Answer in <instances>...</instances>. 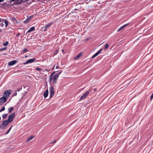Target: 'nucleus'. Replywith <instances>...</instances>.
<instances>
[{"instance_id": "nucleus-1", "label": "nucleus", "mask_w": 153, "mask_h": 153, "mask_svg": "<svg viewBox=\"0 0 153 153\" xmlns=\"http://www.w3.org/2000/svg\"><path fill=\"white\" fill-rule=\"evenodd\" d=\"M62 71H61L59 72H57L56 73L54 76L53 78L52 79V76L53 74L55 72H54L53 73H52L49 78V81L50 82H51L52 79L53 80V83L54 84H56L57 83V80L59 77V75L60 74L62 73Z\"/></svg>"}, {"instance_id": "nucleus-28", "label": "nucleus", "mask_w": 153, "mask_h": 153, "mask_svg": "<svg viewBox=\"0 0 153 153\" xmlns=\"http://www.w3.org/2000/svg\"><path fill=\"white\" fill-rule=\"evenodd\" d=\"M12 127V126H11L9 128V129L8 130V131L6 133V134H7L9 133V132H10V131L11 130Z\"/></svg>"}, {"instance_id": "nucleus-36", "label": "nucleus", "mask_w": 153, "mask_h": 153, "mask_svg": "<svg viewBox=\"0 0 153 153\" xmlns=\"http://www.w3.org/2000/svg\"><path fill=\"white\" fill-rule=\"evenodd\" d=\"M153 93L152 94V95L150 99L152 100V99L153 98Z\"/></svg>"}, {"instance_id": "nucleus-12", "label": "nucleus", "mask_w": 153, "mask_h": 153, "mask_svg": "<svg viewBox=\"0 0 153 153\" xmlns=\"http://www.w3.org/2000/svg\"><path fill=\"white\" fill-rule=\"evenodd\" d=\"M35 28L34 27H31L29 29L27 32L26 33V34H27L28 33H30L32 31H33L35 30Z\"/></svg>"}, {"instance_id": "nucleus-40", "label": "nucleus", "mask_w": 153, "mask_h": 153, "mask_svg": "<svg viewBox=\"0 0 153 153\" xmlns=\"http://www.w3.org/2000/svg\"><path fill=\"white\" fill-rule=\"evenodd\" d=\"M56 140H55L53 142H52L51 143H55L56 142Z\"/></svg>"}, {"instance_id": "nucleus-35", "label": "nucleus", "mask_w": 153, "mask_h": 153, "mask_svg": "<svg viewBox=\"0 0 153 153\" xmlns=\"http://www.w3.org/2000/svg\"><path fill=\"white\" fill-rule=\"evenodd\" d=\"M25 5V7H27V6H26V5H27V4L26 2V3H23V5Z\"/></svg>"}, {"instance_id": "nucleus-33", "label": "nucleus", "mask_w": 153, "mask_h": 153, "mask_svg": "<svg viewBox=\"0 0 153 153\" xmlns=\"http://www.w3.org/2000/svg\"><path fill=\"white\" fill-rule=\"evenodd\" d=\"M97 56V55L96 54V53H95L94 55H93L92 56V58H94L95 57H96V56Z\"/></svg>"}, {"instance_id": "nucleus-39", "label": "nucleus", "mask_w": 153, "mask_h": 153, "mask_svg": "<svg viewBox=\"0 0 153 153\" xmlns=\"http://www.w3.org/2000/svg\"><path fill=\"white\" fill-rule=\"evenodd\" d=\"M2 6H4L5 5H6V4L4 3L3 4H1Z\"/></svg>"}, {"instance_id": "nucleus-15", "label": "nucleus", "mask_w": 153, "mask_h": 153, "mask_svg": "<svg viewBox=\"0 0 153 153\" xmlns=\"http://www.w3.org/2000/svg\"><path fill=\"white\" fill-rule=\"evenodd\" d=\"M48 89H46L43 94V95L45 98L47 97L48 95Z\"/></svg>"}, {"instance_id": "nucleus-17", "label": "nucleus", "mask_w": 153, "mask_h": 153, "mask_svg": "<svg viewBox=\"0 0 153 153\" xmlns=\"http://www.w3.org/2000/svg\"><path fill=\"white\" fill-rule=\"evenodd\" d=\"M83 53L82 52L80 53H79L78 55L75 57L74 58V59L75 60H76L77 59H79V58H80L82 55Z\"/></svg>"}, {"instance_id": "nucleus-5", "label": "nucleus", "mask_w": 153, "mask_h": 153, "mask_svg": "<svg viewBox=\"0 0 153 153\" xmlns=\"http://www.w3.org/2000/svg\"><path fill=\"white\" fill-rule=\"evenodd\" d=\"M10 122L7 120H4L3 121L0 126V128L6 126Z\"/></svg>"}, {"instance_id": "nucleus-45", "label": "nucleus", "mask_w": 153, "mask_h": 153, "mask_svg": "<svg viewBox=\"0 0 153 153\" xmlns=\"http://www.w3.org/2000/svg\"><path fill=\"white\" fill-rule=\"evenodd\" d=\"M1 19L0 18V23L2 22V20L1 21Z\"/></svg>"}, {"instance_id": "nucleus-16", "label": "nucleus", "mask_w": 153, "mask_h": 153, "mask_svg": "<svg viewBox=\"0 0 153 153\" xmlns=\"http://www.w3.org/2000/svg\"><path fill=\"white\" fill-rule=\"evenodd\" d=\"M24 0H17L16 1H14V3L16 4H20L22 2L23 3Z\"/></svg>"}, {"instance_id": "nucleus-11", "label": "nucleus", "mask_w": 153, "mask_h": 153, "mask_svg": "<svg viewBox=\"0 0 153 153\" xmlns=\"http://www.w3.org/2000/svg\"><path fill=\"white\" fill-rule=\"evenodd\" d=\"M17 62V61L15 60L10 62L8 63V65L10 66L16 64Z\"/></svg>"}, {"instance_id": "nucleus-22", "label": "nucleus", "mask_w": 153, "mask_h": 153, "mask_svg": "<svg viewBox=\"0 0 153 153\" xmlns=\"http://www.w3.org/2000/svg\"><path fill=\"white\" fill-rule=\"evenodd\" d=\"M102 50V48H101L99 51H98L96 53V54L97 55H98L99 54H100Z\"/></svg>"}, {"instance_id": "nucleus-21", "label": "nucleus", "mask_w": 153, "mask_h": 153, "mask_svg": "<svg viewBox=\"0 0 153 153\" xmlns=\"http://www.w3.org/2000/svg\"><path fill=\"white\" fill-rule=\"evenodd\" d=\"M27 48H25L22 51H21V52L22 53H23V52L26 53L27 52Z\"/></svg>"}, {"instance_id": "nucleus-4", "label": "nucleus", "mask_w": 153, "mask_h": 153, "mask_svg": "<svg viewBox=\"0 0 153 153\" xmlns=\"http://www.w3.org/2000/svg\"><path fill=\"white\" fill-rule=\"evenodd\" d=\"M50 93V98L54 96L55 94V91L54 87L52 86L50 87L49 88Z\"/></svg>"}, {"instance_id": "nucleus-41", "label": "nucleus", "mask_w": 153, "mask_h": 153, "mask_svg": "<svg viewBox=\"0 0 153 153\" xmlns=\"http://www.w3.org/2000/svg\"><path fill=\"white\" fill-rule=\"evenodd\" d=\"M4 0H0V3L1 2L3 1Z\"/></svg>"}, {"instance_id": "nucleus-29", "label": "nucleus", "mask_w": 153, "mask_h": 153, "mask_svg": "<svg viewBox=\"0 0 153 153\" xmlns=\"http://www.w3.org/2000/svg\"><path fill=\"white\" fill-rule=\"evenodd\" d=\"M5 108L4 107H3L0 110V112L3 111L5 110Z\"/></svg>"}, {"instance_id": "nucleus-42", "label": "nucleus", "mask_w": 153, "mask_h": 153, "mask_svg": "<svg viewBox=\"0 0 153 153\" xmlns=\"http://www.w3.org/2000/svg\"><path fill=\"white\" fill-rule=\"evenodd\" d=\"M16 0H11L10 1H15Z\"/></svg>"}, {"instance_id": "nucleus-30", "label": "nucleus", "mask_w": 153, "mask_h": 153, "mask_svg": "<svg viewBox=\"0 0 153 153\" xmlns=\"http://www.w3.org/2000/svg\"><path fill=\"white\" fill-rule=\"evenodd\" d=\"M58 50H56L54 51V55H56L58 53Z\"/></svg>"}, {"instance_id": "nucleus-26", "label": "nucleus", "mask_w": 153, "mask_h": 153, "mask_svg": "<svg viewBox=\"0 0 153 153\" xmlns=\"http://www.w3.org/2000/svg\"><path fill=\"white\" fill-rule=\"evenodd\" d=\"M109 47V45L108 44H106L104 48L105 49H107Z\"/></svg>"}, {"instance_id": "nucleus-9", "label": "nucleus", "mask_w": 153, "mask_h": 153, "mask_svg": "<svg viewBox=\"0 0 153 153\" xmlns=\"http://www.w3.org/2000/svg\"><path fill=\"white\" fill-rule=\"evenodd\" d=\"M36 60V58H34L32 59H30L27 60L26 62L24 63L23 64L24 65H25L26 64H27L29 63H32L33 62H34L35 60Z\"/></svg>"}, {"instance_id": "nucleus-20", "label": "nucleus", "mask_w": 153, "mask_h": 153, "mask_svg": "<svg viewBox=\"0 0 153 153\" xmlns=\"http://www.w3.org/2000/svg\"><path fill=\"white\" fill-rule=\"evenodd\" d=\"M4 23L5 24V27H7V26L8 25V21L6 20H4Z\"/></svg>"}, {"instance_id": "nucleus-14", "label": "nucleus", "mask_w": 153, "mask_h": 153, "mask_svg": "<svg viewBox=\"0 0 153 153\" xmlns=\"http://www.w3.org/2000/svg\"><path fill=\"white\" fill-rule=\"evenodd\" d=\"M129 25V23L127 24H125V25L121 26L120 28H119L117 30V31L119 32L122 30L125 27L127 26L128 25Z\"/></svg>"}, {"instance_id": "nucleus-18", "label": "nucleus", "mask_w": 153, "mask_h": 153, "mask_svg": "<svg viewBox=\"0 0 153 153\" xmlns=\"http://www.w3.org/2000/svg\"><path fill=\"white\" fill-rule=\"evenodd\" d=\"M14 109V108L13 107H11L9 108L8 109V112L9 113H11L12 112V111Z\"/></svg>"}, {"instance_id": "nucleus-32", "label": "nucleus", "mask_w": 153, "mask_h": 153, "mask_svg": "<svg viewBox=\"0 0 153 153\" xmlns=\"http://www.w3.org/2000/svg\"><path fill=\"white\" fill-rule=\"evenodd\" d=\"M17 94V91H15V92L13 94V96H15Z\"/></svg>"}, {"instance_id": "nucleus-10", "label": "nucleus", "mask_w": 153, "mask_h": 153, "mask_svg": "<svg viewBox=\"0 0 153 153\" xmlns=\"http://www.w3.org/2000/svg\"><path fill=\"white\" fill-rule=\"evenodd\" d=\"M33 17V15L30 16L29 17L27 18L24 22L25 23H28L30 20Z\"/></svg>"}, {"instance_id": "nucleus-47", "label": "nucleus", "mask_w": 153, "mask_h": 153, "mask_svg": "<svg viewBox=\"0 0 153 153\" xmlns=\"http://www.w3.org/2000/svg\"><path fill=\"white\" fill-rule=\"evenodd\" d=\"M55 66V65H54V68Z\"/></svg>"}, {"instance_id": "nucleus-8", "label": "nucleus", "mask_w": 153, "mask_h": 153, "mask_svg": "<svg viewBox=\"0 0 153 153\" xmlns=\"http://www.w3.org/2000/svg\"><path fill=\"white\" fill-rule=\"evenodd\" d=\"M7 98L3 96L0 98V105H2L7 101Z\"/></svg>"}, {"instance_id": "nucleus-38", "label": "nucleus", "mask_w": 153, "mask_h": 153, "mask_svg": "<svg viewBox=\"0 0 153 153\" xmlns=\"http://www.w3.org/2000/svg\"><path fill=\"white\" fill-rule=\"evenodd\" d=\"M21 89H21L18 88L17 89V91H19Z\"/></svg>"}, {"instance_id": "nucleus-31", "label": "nucleus", "mask_w": 153, "mask_h": 153, "mask_svg": "<svg viewBox=\"0 0 153 153\" xmlns=\"http://www.w3.org/2000/svg\"><path fill=\"white\" fill-rule=\"evenodd\" d=\"M7 48V47H4L2 48H1L0 49V51H4Z\"/></svg>"}, {"instance_id": "nucleus-19", "label": "nucleus", "mask_w": 153, "mask_h": 153, "mask_svg": "<svg viewBox=\"0 0 153 153\" xmlns=\"http://www.w3.org/2000/svg\"><path fill=\"white\" fill-rule=\"evenodd\" d=\"M34 137V136H32L30 137H29L28 138V139L27 140V141H29L30 140H32L33 139Z\"/></svg>"}, {"instance_id": "nucleus-3", "label": "nucleus", "mask_w": 153, "mask_h": 153, "mask_svg": "<svg viewBox=\"0 0 153 153\" xmlns=\"http://www.w3.org/2000/svg\"><path fill=\"white\" fill-rule=\"evenodd\" d=\"M12 91L11 90H6L4 93L3 95L4 97L5 96L7 99L8 97L10 94L11 93Z\"/></svg>"}, {"instance_id": "nucleus-23", "label": "nucleus", "mask_w": 153, "mask_h": 153, "mask_svg": "<svg viewBox=\"0 0 153 153\" xmlns=\"http://www.w3.org/2000/svg\"><path fill=\"white\" fill-rule=\"evenodd\" d=\"M3 21L4 20H2V22H1L0 23V26L1 27H3L4 26V24L3 22Z\"/></svg>"}, {"instance_id": "nucleus-2", "label": "nucleus", "mask_w": 153, "mask_h": 153, "mask_svg": "<svg viewBox=\"0 0 153 153\" xmlns=\"http://www.w3.org/2000/svg\"><path fill=\"white\" fill-rule=\"evenodd\" d=\"M15 112L9 115L7 120L10 123L12 122L13 121V119L15 117Z\"/></svg>"}, {"instance_id": "nucleus-7", "label": "nucleus", "mask_w": 153, "mask_h": 153, "mask_svg": "<svg viewBox=\"0 0 153 153\" xmlns=\"http://www.w3.org/2000/svg\"><path fill=\"white\" fill-rule=\"evenodd\" d=\"M89 93V91H87L79 99V100H81L87 97Z\"/></svg>"}, {"instance_id": "nucleus-13", "label": "nucleus", "mask_w": 153, "mask_h": 153, "mask_svg": "<svg viewBox=\"0 0 153 153\" xmlns=\"http://www.w3.org/2000/svg\"><path fill=\"white\" fill-rule=\"evenodd\" d=\"M30 0H25L23 1V3H25L26 2L27 4V5H26L27 6H28L31 3L32 1H30Z\"/></svg>"}, {"instance_id": "nucleus-6", "label": "nucleus", "mask_w": 153, "mask_h": 153, "mask_svg": "<svg viewBox=\"0 0 153 153\" xmlns=\"http://www.w3.org/2000/svg\"><path fill=\"white\" fill-rule=\"evenodd\" d=\"M53 23L52 22L49 23L48 24L46 25L44 27H42L43 30L44 31H46L48 29H49L51 27V25H52Z\"/></svg>"}, {"instance_id": "nucleus-24", "label": "nucleus", "mask_w": 153, "mask_h": 153, "mask_svg": "<svg viewBox=\"0 0 153 153\" xmlns=\"http://www.w3.org/2000/svg\"><path fill=\"white\" fill-rule=\"evenodd\" d=\"M9 44V42L7 41H6L3 44V45L4 46H7Z\"/></svg>"}, {"instance_id": "nucleus-37", "label": "nucleus", "mask_w": 153, "mask_h": 153, "mask_svg": "<svg viewBox=\"0 0 153 153\" xmlns=\"http://www.w3.org/2000/svg\"><path fill=\"white\" fill-rule=\"evenodd\" d=\"M56 69H59V66L58 65H57L56 67Z\"/></svg>"}, {"instance_id": "nucleus-27", "label": "nucleus", "mask_w": 153, "mask_h": 153, "mask_svg": "<svg viewBox=\"0 0 153 153\" xmlns=\"http://www.w3.org/2000/svg\"><path fill=\"white\" fill-rule=\"evenodd\" d=\"M36 69L39 71H42V69L41 68H36Z\"/></svg>"}, {"instance_id": "nucleus-46", "label": "nucleus", "mask_w": 153, "mask_h": 153, "mask_svg": "<svg viewBox=\"0 0 153 153\" xmlns=\"http://www.w3.org/2000/svg\"><path fill=\"white\" fill-rule=\"evenodd\" d=\"M62 52H63L64 51V50L63 49H62Z\"/></svg>"}, {"instance_id": "nucleus-43", "label": "nucleus", "mask_w": 153, "mask_h": 153, "mask_svg": "<svg viewBox=\"0 0 153 153\" xmlns=\"http://www.w3.org/2000/svg\"><path fill=\"white\" fill-rule=\"evenodd\" d=\"M78 10V9H74V10H75V11H76V10Z\"/></svg>"}, {"instance_id": "nucleus-25", "label": "nucleus", "mask_w": 153, "mask_h": 153, "mask_svg": "<svg viewBox=\"0 0 153 153\" xmlns=\"http://www.w3.org/2000/svg\"><path fill=\"white\" fill-rule=\"evenodd\" d=\"M7 116V114H4L2 115V117L3 119H5L6 118Z\"/></svg>"}, {"instance_id": "nucleus-34", "label": "nucleus", "mask_w": 153, "mask_h": 153, "mask_svg": "<svg viewBox=\"0 0 153 153\" xmlns=\"http://www.w3.org/2000/svg\"><path fill=\"white\" fill-rule=\"evenodd\" d=\"M20 33H17V34L16 35V36L17 37H18L19 36H20Z\"/></svg>"}, {"instance_id": "nucleus-44", "label": "nucleus", "mask_w": 153, "mask_h": 153, "mask_svg": "<svg viewBox=\"0 0 153 153\" xmlns=\"http://www.w3.org/2000/svg\"><path fill=\"white\" fill-rule=\"evenodd\" d=\"M2 32V30L0 29V32Z\"/></svg>"}]
</instances>
